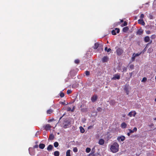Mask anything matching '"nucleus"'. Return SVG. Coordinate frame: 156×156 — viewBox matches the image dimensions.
I'll use <instances>...</instances> for the list:
<instances>
[{
  "mask_svg": "<svg viewBox=\"0 0 156 156\" xmlns=\"http://www.w3.org/2000/svg\"><path fill=\"white\" fill-rule=\"evenodd\" d=\"M119 145L116 142L114 143L111 145L110 150L113 153H115L119 151Z\"/></svg>",
  "mask_w": 156,
  "mask_h": 156,
  "instance_id": "nucleus-1",
  "label": "nucleus"
},
{
  "mask_svg": "<svg viewBox=\"0 0 156 156\" xmlns=\"http://www.w3.org/2000/svg\"><path fill=\"white\" fill-rule=\"evenodd\" d=\"M98 48V50L100 52H101L103 50V49L102 46H99V44L98 43H95L94 48L95 49H97Z\"/></svg>",
  "mask_w": 156,
  "mask_h": 156,
  "instance_id": "nucleus-2",
  "label": "nucleus"
},
{
  "mask_svg": "<svg viewBox=\"0 0 156 156\" xmlns=\"http://www.w3.org/2000/svg\"><path fill=\"white\" fill-rule=\"evenodd\" d=\"M116 52L117 55L120 56L122 54L123 52V50L120 48L118 47H116Z\"/></svg>",
  "mask_w": 156,
  "mask_h": 156,
  "instance_id": "nucleus-3",
  "label": "nucleus"
},
{
  "mask_svg": "<svg viewBox=\"0 0 156 156\" xmlns=\"http://www.w3.org/2000/svg\"><path fill=\"white\" fill-rule=\"evenodd\" d=\"M120 32V30L119 28H115V30H113L112 31V34L113 35H115L116 33H119Z\"/></svg>",
  "mask_w": 156,
  "mask_h": 156,
  "instance_id": "nucleus-4",
  "label": "nucleus"
},
{
  "mask_svg": "<svg viewBox=\"0 0 156 156\" xmlns=\"http://www.w3.org/2000/svg\"><path fill=\"white\" fill-rule=\"evenodd\" d=\"M129 86L128 84H126L124 86V90L126 91V94L128 95L129 94Z\"/></svg>",
  "mask_w": 156,
  "mask_h": 156,
  "instance_id": "nucleus-5",
  "label": "nucleus"
},
{
  "mask_svg": "<svg viewBox=\"0 0 156 156\" xmlns=\"http://www.w3.org/2000/svg\"><path fill=\"white\" fill-rule=\"evenodd\" d=\"M136 114V113L135 111H131L129 113L128 115L131 117L132 116L135 117Z\"/></svg>",
  "mask_w": 156,
  "mask_h": 156,
  "instance_id": "nucleus-6",
  "label": "nucleus"
},
{
  "mask_svg": "<svg viewBox=\"0 0 156 156\" xmlns=\"http://www.w3.org/2000/svg\"><path fill=\"white\" fill-rule=\"evenodd\" d=\"M98 99V96L96 94H94L91 98V100L92 102H94Z\"/></svg>",
  "mask_w": 156,
  "mask_h": 156,
  "instance_id": "nucleus-7",
  "label": "nucleus"
},
{
  "mask_svg": "<svg viewBox=\"0 0 156 156\" xmlns=\"http://www.w3.org/2000/svg\"><path fill=\"white\" fill-rule=\"evenodd\" d=\"M45 129L46 130H50L51 126L49 124H46L43 126Z\"/></svg>",
  "mask_w": 156,
  "mask_h": 156,
  "instance_id": "nucleus-8",
  "label": "nucleus"
},
{
  "mask_svg": "<svg viewBox=\"0 0 156 156\" xmlns=\"http://www.w3.org/2000/svg\"><path fill=\"white\" fill-rule=\"evenodd\" d=\"M125 139V137L123 136H119L117 138V140L119 141H120V140L122 141H123Z\"/></svg>",
  "mask_w": 156,
  "mask_h": 156,
  "instance_id": "nucleus-9",
  "label": "nucleus"
},
{
  "mask_svg": "<svg viewBox=\"0 0 156 156\" xmlns=\"http://www.w3.org/2000/svg\"><path fill=\"white\" fill-rule=\"evenodd\" d=\"M120 76L119 75L115 74L114 76L112 77V79L113 80H119L120 79Z\"/></svg>",
  "mask_w": 156,
  "mask_h": 156,
  "instance_id": "nucleus-10",
  "label": "nucleus"
},
{
  "mask_svg": "<svg viewBox=\"0 0 156 156\" xmlns=\"http://www.w3.org/2000/svg\"><path fill=\"white\" fill-rule=\"evenodd\" d=\"M143 33V31L142 29H139L136 31L137 35H141Z\"/></svg>",
  "mask_w": 156,
  "mask_h": 156,
  "instance_id": "nucleus-11",
  "label": "nucleus"
},
{
  "mask_svg": "<svg viewBox=\"0 0 156 156\" xmlns=\"http://www.w3.org/2000/svg\"><path fill=\"white\" fill-rule=\"evenodd\" d=\"M138 23L141 24L142 25H144L145 24V23L143 19L139 20H138Z\"/></svg>",
  "mask_w": 156,
  "mask_h": 156,
  "instance_id": "nucleus-12",
  "label": "nucleus"
},
{
  "mask_svg": "<svg viewBox=\"0 0 156 156\" xmlns=\"http://www.w3.org/2000/svg\"><path fill=\"white\" fill-rule=\"evenodd\" d=\"M108 60V58L107 56H104L102 58V61L103 62H106Z\"/></svg>",
  "mask_w": 156,
  "mask_h": 156,
  "instance_id": "nucleus-13",
  "label": "nucleus"
},
{
  "mask_svg": "<svg viewBox=\"0 0 156 156\" xmlns=\"http://www.w3.org/2000/svg\"><path fill=\"white\" fill-rule=\"evenodd\" d=\"M121 127L122 128L125 129L127 127V124L125 122H123L121 123Z\"/></svg>",
  "mask_w": 156,
  "mask_h": 156,
  "instance_id": "nucleus-14",
  "label": "nucleus"
},
{
  "mask_svg": "<svg viewBox=\"0 0 156 156\" xmlns=\"http://www.w3.org/2000/svg\"><path fill=\"white\" fill-rule=\"evenodd\" d=\"M53 148V146L51 145H49L47 148V149L48 151H51Z\"/></svg>",
  "mask_w": 156,
  "mask_h": 156,
  "instance_id": "nucleus-15",
  "label": "nucleus"
},
{
  "mask_svg": "<svg viewBox=\"0 0 156 156\" xmlns=\"http://www.w3.org/2000/svg\"><path fill=\"white\" fill-rule=\"evenodd\" d=\"M53 112V110L51 109H50L47 110L46 113L48 115H50Z\"/></svg>",
  "mask_w": 156,
  "mask_h": 156,
  "instance_id": "nucleus-16",
  "label": "nucleus"
},
{
  "mask_svg": "<svg viewBox=\"0 0 156 156\" xmlns=\"http://www.w3.org/2000/svg\"><path fill=\"white\" fill-rule=\"evenodd\" d=\"M128 130L129 131L130 133H133L134 132H136L137 130V129L136 127H135L133 130H132L130 129H129Z\"/></svg>",
  "mask_w": 156,
  "mask_h": 156,
  "instance_id": "nucleus-17",
  "label": "nucleus"
},
{
  "mask_svg": "<svg viewBox=\"0 0 156 156\" xmlns=\"http://www.w3.org/2000/svg\"><path fill=\"white\" fill-rule=\"evenodd\" d=\"M105 140L103 139H100L98 142V144L100 145H103L104 144Z\"/></svg>",
  "mask_w": 156,
  "mask_h": 156,
  "instance_id": "nucleus-18",
  "label": "nucleus"
},
{
  "mask_svg": "<svg viewBox=\"0 0 156 156\" xmlns=\"http://www.w3.org/2000/svg\"><path fill=\"white\" fill-rule=\"evenodd\" d=\"M150 37L148 36H147L144 37V41L145 42H147L150 41Z\"/></svg>",
  "mask_w": 156,
  "mask_h": 156,
  "instance_id": "nucleus-19",
  "label": "nucleus"
},
{
  "mask_svg": "<svg viewBox=\"0 0 156 156\" xmlns=\"http://www.w3.org/2000/svg\"><path fill=\"white\" fill-rule=\"evenodd\" d=\"M129 28L128 27H124L122 29V31L124 33H126L129 30Z\"/></svg>",
  "mask_w": 156,
  "mask_h": 156,
  "instance_id": "nucleus-20",
  "label": "nucleus"
},
{
  "mask_svg": "<svg viewBox=\"0 0 156 156\" xmlns=\"http://www.w3.org/2000/svg\"><path fill=\"white\" fill-rule=\"evenodd\" d=\"M39 147L40 149H43L44 148L45 145L44 144H40L39 145Z\"/></svg>",
  "mask_w": 156,
  "mask_h": 156,
  "instance_id": "nucleus-21",
  "label": "nucleus"
},
{
  "mask_svg": "<svg viewBox=\"0 0 156 156\" xmlns=\"http://www.w3.org/2000/svg\"><path fill=\"white\" fill-rule=\"evenodd\" d=\"M54 138V136L52 134H51L49 137V139L51 140H53Z\"/></svg>",
  "mask_w": 156,
  "mask_h": 156,
  "instance_id": "nucleus-22",
  "label": "nucleus"
},
{
  "mask_svg": "<svg viewBox=\"0 0 156 156\" xmlns=\"http://www.w3.org/2000/svg\"><path fill=\"white\" fill-rule=\"evenodd\" d=\"M79 128H80V132L81 133H83L84 132L85 130H84V129L83 127L82 126H80L79 127Z\"/></svg>",
  "mask_w": 156,
  "mask_h": 156,
  "instance_id": "nucleus-23",
  "label": "nucleus"
},
{
  "mask_svg": "<svg viewBox=\"0 0 156 156\" xmlns=\"http://www.w3.org/2000/svg\"><path fill=\"white\" fill-rule=\"evenodd\" d=\"M54 154L55 156H59V152L58 151H56L54 152Z\"/></svg>",
  "mask_w": 156,
  "mask_h": 156,
  "instance_id": "nucleus-24",
  "label": "nucleus"
},
{
  "mask_svg": "<svg viewBox=\"0 0 156 156\" xmlns=\"http://www.w3.org/2000/svg\"><path fill=\"white\" fill-rule=\"evenodd\" d=\"M70 150H68L66 152V156H71Z\"/></svg>",
  "mask_w": 156,
  "mask_h": 156,
  "instance_id": "nucleus-25",
  "label": "nucleus"
},
{
  "mask_svg": "<svg viewBox=\"0 0 156 156\" xmlns=\"http://www.w3.org/2000/svg\"><path fill=\"white\" fill-rule=\"evenodd\" d=\"M58 143L57 142H55L54 144V146L55 147H57L58 146Z\"/></svg>",
  "mask_w": 156,
  "mask_h": 156,
  "instance_id": "nucleus-26",
  "label": "nucleus"
},
{
  "mask_svg": "<svg viewBox=\"0 0 156 156\" xmlns=\"http://www.w3.org/2000/svg\"><path fill=\"white\" fill-rule=\"evenodd\" d=\"M142 53V52H138V53L135 54V53H133V55L136 57L137 56H139Z\"/></svg>",
  "mask_w": 156,
  "mask_h": 156,
  "instance_id": "nucleus-27",
  "label": "nucleus"
},
{
  "mask_svg": "<svg viewBox=\"0 0 156 156\" xmlns=\"http://www.w3.org/2000/svg\"><path fill=\"white\" fill-rule=\"evenodd\" d=\"M105 51H107V52H109L111 50L110 48H109L108 49L107 47H106L105 48Z\"/></svg>",
  "mask_w": 156,
  "mask_h": 156,
  "instance_id": "nucleus-28",
  "label": "nucleus"
},
{
  "mask_svg": "<svg viewBox=\"0 0 156 156\" xmlns=\"http://www.w3.org/2000/svg\"><path fill=\"white\" fill-rule=\"evenodd\" d=\"M90 148L89 147H87L86 150V152L88 153L90 152Z\"/></svg>",
  "mask_w": 156,
  "mask_h": 156,
  "instance_id": "nucleus-29",
  "label": "nucleus"
},
{
  "mask_svg": "<svg viewBox=\"0 0 156 156\" xmlns=\"http://www.w3.org/2000/svg\"><path fill=\"white\" fill-rule=\"evenodd\" d=\"M151 38L152 39H154L156 38V35L155 34H153L151 36Z\"/></svg>",
  "mask_w": 156,
  "mask_h": 156,
  "instance_id": "nucleus-30",
  "label": "nucleus"
},
{
  "mask_svg": "<svg viewBox=\"0 0 156 156\" xmlns=\"http://www.w3.org/2000/svg\"><path fill=\"white\" fill-rule=\"evenodd\" d=\"M73 151L74 152H76L78 151V149L76 147H75L73 148Z\"/></svg>",
  "mask_w": 156,
  "mask_h": 156,
  "instance_id": "nucleus-31",
  "label": "nucleus"
},
{
  "mask_svg": "<svg viewBox=\"0 0 156 156\" xmlns=\"http://www.w3.org/2000/svg\"><path fill=\"white\" fill-rule=\"evenodd\" d=\"M97 110L98 112H101L102 111V109L101 108L99 107L97 108Z\"/></svg>",
  "mask_w": 156,
  "mask_h": 156,
  "instance_id": "nucleus-32",
  "label": "nucleus"
},
{
  "mask_svg": "<svg viewBox=\"0 0 156 156\" xmlns=\"http://www.w3.org/2000/svg\"><path fill=\"white\" fill-rule=\"evenodd\" d=\"M123 72H126L127 71V69L125 67H123L122 68Z\"/></svg>",
  "mask_w": 156,
  "mask_h": 156,
  "instance_id": "nucleus-33",
  "label": "nucleus"
},
{
  "mask_svg": "<svg viewBox=\"0 0 156 156\" xmlns=\"http://www.w3.org/2000/svg\"><path fill=\"white\" fill-rule=\"evenodd\" d=\"M80 62V61L79 59H77L75 60V63L76 64H78Z\"/></svg>",
  "mask_w": 156,
  "mask_h": 156,
  "instance_id": "nucleus-34",
  "label": "nucleus"
},
{
  "mask_svg": "<svg viewBox=\"0 0 156 156\" xmlns=\"http://www.w3.org/2000/svg\"><path fill=\"white\" fill-rule=\"evenodd\" d=\"M64 94L63 92H61L60 93V96L61 98L63 97L64 96Z\"/></svg>",
  "mask_w": 156,
  "mask_h": 156,
  "instance_id": "nucleus-35",
  "label": "nucleus"
},
{
  "mask_svg": "<svg viewBox=\"0 0 156 156\" xmlns=\"http://www.w3.org/2000/svg\"><path fill=\"white\" fill-rule=\"evenodd\" d=\"M85 74L86 76H88L90 74V72H89L88 71H86L85 72Z\"/></svg>",
  "mask_w": 156,
  "mask_h": 156,
  "instance_id": "nucleus-36",
  "label": "nucleus"
},
{
  "mask_svg": "<svg viewBox=\"0 0 156 156\" xmlns=\"http://www.w3.org/2000/svg\"><path fill=\"white\" fill-rule=\"evenodd\" d=\"M129 68L131 69H133L134 68V66L133 64H131L129 66Z\"/></svg>",
  "mask_w": 156,
  "mask_h": 156,
  "instance_id": "nucleus-37",
  "label": "nucleus"
},
{
  "mask_svg": "<svg viewBox=\"0 0 156 156\" xmlns=\"http://www.w3.org/2000/svg\"><path fill=\"white\" fill-rule=\"evenodd\" d=\"M136 57L133 54V56L132 58V59L133 61H135V59Z\"/></svg>",
  "mask_w": 156,
  "mask_h": 156,
  "instance_id": "nucleus-38",
  "label": "nucleus"
},
{
  "mask_svg": "<svg viewBox=\"0 0 156 156\" xmlns=\"http://www.w3.org/2000/svg\"><path fill=\"white\" fill-rule=\"evenodd\" d=\"M72 92V91L71 90H68L67 91V94H69L71 93Z\"/></svg>",
  "mask_w": 156,
  "mask_h": 156,
  "instance_id": "nucleus-39",
  "label": "nucleus"
},
{
  "mask_svg": "<svg viewBox=\"0 0 156 156\" xmlns=\"http://www.w3.org/2000/svg\"><path fill=\"white\" fill-rule=\"evenodd\" d=\"M127 22L125 21L124 22L123 24V26H126L127 25Z\"/></svg>",
  "mask_w": 156,
  "mask_h": 156,
  "instance_id": "nucleus-40",
  "label": "nucleus"
},
{
  "mask_svg": "<svg viewBox=\"0 0 156 156\" xmlns=\"http://www.w3.org/2000/svg\"><path fill=\"white\" fill-rule=\"evenodd\" d=\"M147 79L146 77H144L142 80H141V81L142 82H145L147 80Z\"/></svg>",
  "mask_w": 156,
  "mask_h": 156,
  "instance_id": "nucleus-41",
  "label": "nucleus"
},
{
  "mask_svg": "<svg viewBox=\"0 0 156 156\" xmlns=\"http://www.w3.org/2000/svg\"><path fill=\"white\" fill-rule=\"evenodd\" d=\"M144 17V15L143 14H141L140 16V18L141 19H143Z\"/></svg>",
  "mask_w": 156,
  "mask_h": 156,
  "instance_id": "nucleus-42",
  "label": "nucleus"
},
{
  "mask_svg": "<svg viewBox=\"0 0 156 156\" xmlns=\"http://www.w3.org/2000/svg\"><path fill=\"white\" fill-rule=\"evenodd\" d=\"M146 32L147 34H149L151 33V31L150 30H147L146 31Z\"/></svg>",
  "mask_w": 156,
  "mask_h": 156,
  "instance_id": "nucleus-43",
  "label": "nucleus"
},
{
  "mask_svg": "<svg viewBox=\"0 0 156 156\" xmlns=\"http://www.w3.org/2000/svg\"><path fill=\"white\" fill-rule=\"evenodd\" d=\"M71 108L69 107H68L67 108V111H71Z\"/></svg>",
  "mask_w": 156,
  "mask_h": 156,
  "instance_id": "nucleus-44",
  "label": "nucleus"
},
{
  "mask_svg": "<svg viewBox=\"0 0 156 156\" xmlns=\"http://www.w3.org/2000/svg\"><path fill=\"white\" fill-rule=\"evenodd\" d=\"M34 148H37L38 147V145H34Z\"/></svg>",
  "mask_w": 156,
  "mask_h": 156,
  "instance_id": "nucleus-45",
  "label": "nucleus"
},
{
  "mask_svg": "<svg viewBox=\"0 0 156 156\" xmlns=\"http://www.w3.org/2000/svg\"><path fill=\"white\" fill-rule=\"evenodd\" d=\"M75 109V106H73V108L71 109V112H73L74 111V110Z\"/></svg>",
  "mask_w": 156,
  "mask_h": 156,
  "instance_id": "nucleus-46",
  "label": "nucleus"
},
{
  "mask_svg": "<svg viewBox=\"0 0 156 156\" xmlns=\"http://www.w3.org/2000/svg\"><path fill=\"white\" fill-rule=\"evenodd\" d=\"M68 125H65L63 126V128L65 129L66 128H67Z\"/></svg>",
  "mask_w": 156,
  "mask_h": 156,
  "instance_id": "nucleus-47",
  "label": "nucleus"
},
{
  "mask_svg": "<svg viewBox=\"0 0 156 156\" xmlns=\"http://www.w3.org/2000/svg\"><path fill=\"white\" fill-rule=\"evenodd\" d=\"M93 127V126H90L89 127H88V129H90L92 128Z\"/></svg>",
  "mask_w": 156,
  "mask_h": 156,
  "instance_id": "nucleus-48",
  "label": "nucleus"
},
{
  "mask_svg": "<svg viewBox=\"0 0 156 156\" xmlns=\"http://www.w3.org/2000/svg\"><path fill=\"white\" fill-rule=\"evenodd\" d=\"M38 133H39V131H37V132L36 133V134H35V136H36V137H38Z\"/></svg>",
  "mask_w": 156,
  "mask_h": 156,
  "instance_id": "nucleus-49",
  "label": "nucleus"
},
{
  "mask_svg": "<svg viewBox=\"0 0 156 156\" xmlns=\"http://www.w3.org/2000/svg\"><path fill=\"white\" fill-rule=\"evenodd\" d=\"M123 22V20H120V22H119L118 24H119L121 23H122Z\"/></svg>",
  "mask_w": 156,
  "mask_h": 156,
  "instance_id": "nucleus-50",
  "label": "nucleus"
},
{
  "mask_svg": "<svg viewBox=\"0 0 156 156\" xmlns=\"http://www.w3.org/2000/svg\"><path fill=\"white\" fill-rule=\"evenodd\" d=\"M130 134L131 133H130V132H129V133H127V135L129 136L130 135Z\"/></svg>",
  "mask_w": 156,
  "mask_h": 156,
  "instance_id": "nucleus-51",
  "label": "nucleus"
},
{
  "mask_svg": "<svg viewBox=\"0 0 156 156\" xmlns=\"http://www.w3.org/2000/svg\"><path fill=\"white\" fill-rule=\"evenodd\" d=\"M129 74L130 76V77H131L132 76V73H129Z\"/></svg>",
  "mask_w": 156,
  "mask_h": 156,
  "instance_id": "nucleus-52",
  "label": "nucleus"
},
{
  "mask_svg": "<svg viewBox=\"0 0 156 156\" xmlns=\"http://www.w3.org/2000/svg\"><path fill=\"white\" fill-rule=\"evenodd\" d=\"M152 42V40H151V41L150 42V43H148L147 44H151Z\"/></svg>",
  "mask_w": 156,
  "mask_h": 156,
  "instance_id": "nucleus-53",
  "label": "nucleus"
},
{
  "mask_svg": "<svg viewBox=\"0 0 156 156\" xmlns=\"http://www.w3.org/2000/svg\"><path fill=\"white\" fill-rule=\"evenodd\" d=\"M61 103L62 104V105H65V103L64 102H62Z\"/></svg>",
  "mask_w": 156,
  "mask_h": 156,
  "instance_id": "nucleus-54",
  "label": "nucleus"
},
{
  "mask_svg": "<svg viewBox=\"0 0 156 156\" xmlns=\"http://www.w3.org/2000/svg\"><path fill=\"white\" fill-rule=\"evenodd\" d=\"M51 121H52V119H50V120H48V122H49Z\"/></svg>",
  "mask_w": 156,
  "mask_h": 156,
  "instance_id": "nucleus-55",
  "label": "nucleus"
},
{
  "mask_svg": "<svg viewBox=\"0 0 156 156\" xmlns=\"http://www.w3.org/2000/svg\"><path fill=\"white\" fill-rule=\"evenodd\" d=\"M154 101L156 102V98L155 99Z\"/></svg>",
  "mask_w": 156,
  "mask_h": 156,
  "instance_id": "nucleus-56",
  "label": "nucleus"
},
{
  "mask_svg": "<svg viewBox=\"0 0 156 156\" xmlns=\"http://www.w3.org/2000/svg\"><path fill=\"white\" fill-rule=\"evenodd\" d=\"M154 120H156V118H155L154 119Z\"/></svg>",
  "mask_w": 156,
  "mask_h": 156,
  "instance_id": "nucleus-57",
  "label": "nucleus"
},
{
  "mask_svg": "<svg viewBox=\"0 0 156 156\" xmlns=\"http://www.w3.org/2000/svg\"><path fill=\"white\" fill-rule=\"evenodd\" d=\"M155 79L156 80V76H155Z\"/></svg>",
  "mask_w": 156,
  "mask_h": 156,
  "instance_id": "nucleus-58",
  "label": "nucleus"
}]
</instances>
